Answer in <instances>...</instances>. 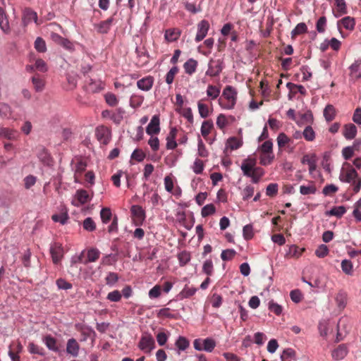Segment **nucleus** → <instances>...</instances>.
Wrapping results in <instances>:
<instances>
[{"mask_svg":"<svg viewBox=\"0 0 361 361\" xmlns=\"http://www.w3.org/2000/svg\"><path fill=\"white\" fill-rule=\"evenodd\" d=\"M339 180L345 183H350L353 186L355 193L360 192L361 189V177L359 176L356 170L347 162H345L341 169Z\"/></svg>","mask_w":361,"mask_h":361,"instance_id":"obj_1","label":"nucleus"},{"mask_svg":"<svg viewBox=\"0 0 361 361\" xmlns=\"http://www.w3.org/2000/svg\"><path fill=\"white\" fill-rule=\"evenodd\" d=\"M237 90L235 88L231 85H227L223 90L222 97H224L226 102H224L222 98L219 99V104L224 109H233L236 104L237 101Z\"/></svg>","mask_w":361,"mask_h":361,"instance_id":"obj_2","label":"nucleus"},{"mask_svg":"<svg viewBox=\"0 0 361 361\" xmlns=\"http://www.w3.org/2000/svg\"><path fill=\"white\" fill-rule=\"evenodd\" d=\"M137 347L145 353H150L156 347L153 336L149 333L143 334L137 344Z\"/></svg>","mask_w":361,"mask_h":361,"instance_id":"obj_3","label":"nucleus"},{"mask_svg":"<svg viewBox=\"0 0 361 361\" xmlns=\"http://www.w3.org/2000/svg\"><path fill=\"white\" fill-rule=\"evenodd\" d=\"M224 68V61L221 59H210L206 75L211 77L218 76Z\"/></svg>","mask_w":361,"mask_h":361,"instance_id":"obj_4","label":"nucleus"},{"mask_svg":"<svg viewBox=\"0 0 361 361\" xmlns=\"http://www.w3.org/2000/svg\"><path fill=\"white\" fill-rule=\"evenodd\" d=\"M92 197L89 195L87 190L80 189L78 190L75 194L74 200L72 201V204L75 207H80L82 204L90 201Z\"/></svg>","mask_w":361,"mask_h":361,"instance_id":"obj_5","label":"nucleus"},{"mask_svg":"<svg viewBox=\"0 0 361 361\" xmlns=\"http://www.w3.org/2000/svg\"><path fill=\"white\" fill-rule=\"evenodd\" d=\"M95 135L98 141L104 145H107L111 140V132L109 129L103 126L96 128Z\"/></svg>","mask_w":361,"mask_h":361,"instance_id":"obj_6","label":"nucleus"},{"mask_svg":"<svg viewBox=\"0 0 361 361\" xmlns=\"http://www.w3.org/2000/svg\"><path fill=\"white\" fill-rule=\"evenodd\" d=\"M209 24L207 20H202L197 24V32L195 38L196 42L202 41L207 35Z\"/></svg>","mask_w":361,"mask_h":361,"instance_id":"obj_7","label":"nucleus"},{"mask_svg":"<svg viewBox=\"0 0 361 361\" xmlns=\"http://www.w3.org/2000/svg\"><path fill=\"white\" fill-rule=\"evenodd\" d=\"M348 353V348L345 344H340L331 351V357L334 361L343 360Z\"/></svg>","mask_w":361,"mask_h":361,"instance_id":"obj_8","label":"nucleus"},{"mask_svg":"<svg viewBox=\"0 0 361 361\" xmlns=\"http://www.w3.org/2000/svg\"><path fill=\"white\" fill-rule=\"evenodd\" d=\"M50 253L52 257L53 262L58 264L63 257V249L61 244L54 243L50 247Z\"/></svg>","mask_w":361,"mask_h":361,"instance_id":"obj_9","label":"nucleus"},{"mask_svg":"<svg viewBox=\"0 0 361 361\" xmlns=\"http://www.w3.org/2000/svg\"><path fill=\"white\" fill-rule=\"evenodd\" d=\"M22 21L24 26H27L32 21L38 24L37 13L30 8H26L23 13Z\"/></svg>","mask_w":361,"mask_h":361,"instance_id":"obj_10","label":"nucleus"},{"mask_svg":"<svg viewBox=\"0 0 361 361\" xmlns=\"http://www.w3.org/2000/svg\"><path fill=\"white\" fill-rule=\"evenodd\" d=\"M0 117L4 119L16 121L17 118L13 114L12 108L6 103L0 102Z\"/></svg>","mask_w":361,"mask_h":361,"instance_id":"obj_11","label":"nucleus"},{"mask_svg":"<svg viewBox=\"0 0 361 361\" xmlns=\"http://www.w3.org/2000/svg\"><path fill=\"white\" fill-rule=\"evenodd\" d=\"M256 160L253 158H247L243 160L240 166V169L243 173V175L248 177L251 176V173L253 169L255 168Z\"/></svg>","mask_w":361,"mask_h":361,"instance_id":"obj_12","label":"nucleus"},{"mask_svg":"<svg viewBox=\"0 0 361 361\" xmlns=\"http://www.w3.org/2000/svg\"><path fill=\"white\" fill-rule=\"evenodd\" d=\"M66 350L68 354L72 355L73 357H76L79 354L80 345L75 338H69L66 343Z\"/></svg>","mask_w":361,"mask_h":361,"instance_id":"obj_13","label":"nucleus"},{"mask_svg":"<svg viewBox=\"0 0 361 361\" xmlns=\"http://www.w3.org/2000/svg\"><path fill=\"white\" fill-rule=\"evenodd\" d=\"M159 131V117L157 115H154L147 125L146 132L148 135H152L153 134H158Z\"/></svg>","mask_w":361,"mask_h":361,"instance_id":"obj_14","label":"nucleus"},{"mask_svg":"<svg viewBox=\"0 0 361 361\" xmlns=\"http://www.w3.org/2000/svg\"><path fill=\"white\" fill-rule=\"evenodd\" d=\"M177 135V129L173 127L171 128L169 134L166 136V147L167 149H174L177 147V142L176 141Z\"/></svg>","mask_w":361,"mask_h":361,"instance_id":"obj_15","label":"nucleus"},{"mask_svg":"<svg viewBox=\"0 0 361 361\" xmlns=\"http://www.w3.org/2000/svg\"><path fill=\"white\" fill-rule=\"evenodd\" d=\"M154 84V78L152 76L142 78L137 81V87L142 91H149Z\"/></svg>","mask_w":361,"mask_h":361,"instance_id":"obj_16","label":"nucleus"},{"mask_svg":"<svg viewBox=\"0 0 361 361\" xmlns=\"http://www.w3.org/2000/svg\"><path fill=\"white\" fill-rule=\"evenodd\" d=\"M0 29L5 34H8L11 31L8 16L2 7H0Z\"/></svg>","mask_w":361,"mask_h":361,"instance_id":"obj_17","label":"nucleus"},{"mask_svg":"<svg viewBox=\"0 0 361 361\" xmlns=\"http://www.w3.org/2000/svg\"><path fill=\"white\" fill-rule=\"evenodd\" d=\"M18 137V132L16 130L0 126V137L14 140Z\"/></svg>","mask_w":361,"mask_h":361,"instance_id":"obj_18","label":"nucleus"},{"mask_svg":"<svg viewBox=\"0 0 361 361\" xmlns=\"http://www.w3.org/2000/svg\"><path fill=\"white\" fill-rule=\"evenodd\" d=\"M42 341L49 350L54 351L55 353H58L59 351V349L56 345V339L52 336L47 335L44 336Z\"/></svg>","mask_w":361,"mask_h":361,"instance_id":"obj_19","label":"nucleus"},{"mask_svg":"<svg viewBox=\"0 0 361 361\" xmlns=\"http://www.w3.org/2000/svg\"><path fill=\"white\" fill-rule=\"evenodd\" d=\"M114 18H109L106 20L101 21L99 23L96 25L94 27L97 29V32L102 34L107 33L113 23Z\"/></svg>","mask_w":361,"mask_h":361,"instance_id":"obj_20","label":"nucleus"},{"mask_svg":"<svg viewBox=\"0 0 361 361\" xmlns=\"http://www.w3.org/2000/svg\"><path fill=\"white\" fill-rule=\"evenodd\" d=\"M181 31L178 28L168 29L165 31L164 38L169 42L176 41L180 36Z\"/></svg>","mask_w":361,"mask_h":361,"instance_id":"obj_21","label":"nucleus"},{"mask_svg":"<svg viewBox=\"0 0 361 361\" xmlns=\"http://www.w3.org/2000/svg\"><path fill=\"white\" fill-rule=\"evenodd\" d=\"M357 127L353 123L344 126L343 136L346 140H353L357 135Z\"/></svg>","mask_w":361,"mask_h":361,"instance_id":"obj_22","label":"nucleus"},{"mask_svg":"<svg viewBox=\"0 0 361 361\" xmlns=\"http://www.w3.org/2000/svg\"><path fill=\"white\" fill-rule=\"evenodd\" d=\"M281 361H295L297 359L294 349L288 348L283 350L281 355Z\"/></svg>","mask_w":361,"mask_h":361,"instance_id":"obj_23","label":"nucleus"},{"mask_svg":"<svg viewBox=\"0 0 361 361\" xmlns=\"http://www.w3.org/2000/svg\"><path fill=\"white\" fill-rule=\"evenodd\" d=\"M132 214L136 217L137 220L142 223L145 219V212L144 209L138 205H133L130 209Z\"/></svg>","mask_w":361,"mask_h":361,"instance_id":"obj_24","label":"nucleus"},{"mask_svg":"<svg viewBox=\"0 0 361 361\" xmlns=\"http://www.w3.org/2000/svg\"><path fill=\"white\" fill-rule=\"evenodd\" d=\"M197 61L193 59H189L183 64V68L185 73L192 75L197 69Z\"/></svg>","mask_w":361,"mask_h":361,"instance_id":"obj_25","label":"nucleus"},{"mask_svg":"<svg viewBox=\"0 0 361 361\" xmlns=\"http://www.w3.org/2000/svg\"><path fill=\"white\" fill-rule=\"evenodd\" d=\"M88 89L93 93L99 92L104 89V84L101 80H94L90 78L88 82Z\"/></svg>","mask_w":361,"mask_h":361,"instance_id":"obj_26","label":"nucleus"},{"mask_svg":"<svg viewBox=\"0 0 361 361\" xmlns=\"http://www.w3.org/2000/svg\"><path fill=\"white\" fill-rule=\"evenodd\" d=\"M100 256V252L97 248H91L87 250V259L82 262L85 264L89 262H93L97 261Z\"/></svg>","mask_w":361,"mask_h":361,"instance_id":"obj_27","label":"nucleus"},{"mask_svg":"<svg viewBox=\"0 0 361 361\" xmlns=\"http://www.w3.org/2000/svg\"><path fill=\"white\" fill-rule=\"evenodd\" d=\"M197 290V289L196 288L189 287L185 285L183 290L179 293L178 297L180 300L188 298L195 295Z\"/></svg>","mask_w":361,"mask_h":361,"instance_id":"obj_28","label":"nucleus"},{"mask_svg":"<svg viewBox=\"0 0 361 361\" xmlns=\"http://www.w3.org/2000/svg\"><path fill=\"white\" fill-rule=\"evenodd\" d=\"M346 212V209L344 206L334 207L330 210L326 212L327 216H335L337 218H341Z\"/></svg>","mask_w":361,"mask_h":361,"instance_id":"obj_29","label":"nucleus"},{"mask_svg":"<svg viewBox=\"0 0 361 361\" xmlns=\"http://www.w3.org/2000/svg\"><path fill=\"white\" fill-rule=\"evenodd\" d=\"M350 73L355 78L361 77V58L355 61V62L349 67Z\"/></svg>","mask_w":361,"mask_h":361,"instance_id":"obj_30","label":"nucleus"},{"mask_svg":"<svg viewBox=\"0 0 361 361\" xmlns=\"http://www.w3.org/2000/svg\"><path fill=\"white\" fill-rule=\"evenodd\" d=\"M243 145V141L241 139H238L235 137H231L227 140L226 147L230 148L232 150L237 149Z\"/></svg>","mask_w":361,"mask_h":361,"instance_id":"obj_31","label":"nucleus"},{"mask_svg":"<svg viewBox=\"0 0 361 361\" xmlns=\"http://www.w3.org/2000/svg\"><path fill=\"white\" fill-rule=\"evenodd\" d=\"M264 171L263 169L260 167H255L253 169V171L251 173V176L248 177L251 178L252 182L253 183H259L261 178L264 176Z\"/></svg>","mask_w":361,"mask_h":361,"instance_id":"obj_32","label":"nucleus"},{"mask_svg":"<svg viewBox=\"0 0 361 361\" xmlns=\"http://www.w3.org/2000/svg\"><path fill=\"white\" fill-rule=\"evenodd\" d=\"M340 23L346 30H353L355 25L354 18L350 16L343 18L341 20L338 22V25H339Z\"/></svg>","mask_w":361,"mask_h":361,"instance_id":"obj_33","label":"nucleus"},{"mask_svg":"<svg viewBox=\"0 0 361 361\" xmlns=\"http://www.w3.org/2000/svg\"><path fill=\"white\" fill-rule=\"evenodd\" d=\"M207 95L211 100L216 99L220 94V88L216 86L209 85L207 89Z\"/></svg>","mask_w":361,"mask_h":361,"instance_id":"obj_34","label":"nucleus"},{"mask_svg":"<svg viewBox=\"0 0 361 361\" xmlns=\"http://www.w3.org/2000/svg\"><path fill=\"white\" fill-rule=\"evenodd\" d=\"M214 124L212 121L207 120L204 121L201 126V134L204 137H206L211 132L212 128H213Z\"/></svg>","mask_w":361,"mask_h":361,"instance_id":"obj_35","label":"nucleus"},{"mask_svg":"<svg viewBox=\"0 0 361 361\" xmlns=\"http://www.w3.org/2000/svg\"><path fill=\"white\" fill-rule=\"evenodd\" d=\"M83 229L88 232H93L96 230V224L92 217H87L82 222Z\"/></svg>","mask_w":361,"mask_h":361,"instance_id":"obj_36","label":"nucleus"},{"mask_svg":"<svg viewBox=\"0 0 361 361\" xmlns=\"http://www.w3.org/2000/svg\"><path fill=\"white\" fill-rule=\"evenodd\" d=\"M34 47L37 51L44 53L47 51V44L41 37H37L34 42Z\"/></svg>","mask_w":361,"mask_h":361,"instance_id":"obj_37","label":"nucleus"},{"mask_svg":"<svg viewBox=\"0 0 361 361\" xmlns=\"http://www.w3.org/2000/svg\"><path fill=\"white\" fill-rule=\"evenodd\" d=\"M335 4L337 7V12L338 14H334L335 17L338 18L340 16L346 14L348 13L346 4L345 0H335Z\"/></svg>","mask_w":361,"mask_h":361,"instance_id":"obj_38","label":"nucleus"},{"mask_svg":"<svg viewBox=\"0 0 361 361\" xmlns=\"http://www.w3.org/2000/svg\"><path fill=\"white\" fill-rule=\"evenodd\" d=\"M203 347L202 350L211 353L216 347V342L212 338H207L202 340Z\"/></svg>","mask_w":361,"mask_h":361,"instance_id":"obj_39","label":"nucleus"},{"mask_svg":"<svg viewBox=\"0 0 361 361\" xmlns=\"http://www.w3.org/2000/svg\"><path fill=\"white\" fill-rule=\"evenodd\" d=\"M112 217L111 211L109 207H103L100 211V218L102 222L106 224Z\"/></svg>","mask_w":361,"mask_h":361,"instance_id":"obj_40","label":"nucleus"},{"mask_svg":"<svg viewBox=\"0 0 361 361\" xmlns=\"http://www.w3.org/2000/svg\"><path fill=\"white\" fill-rule=\"evenodd\" d=\"M273 153H261L259 157V163L262 166L269 165L274 160Z\"/></svg>","mask_w":361,"mask_h":361,"instance_id":"obj_41","label":"nucleus"},{"mask_svg":"<svg viewBox=\"0 0 361 361\" xmlns=\"http://www.w3.org/2000/svg\"><path fill=\"white\" fill-rule=\"evenodd\" d=\"M28 351L30 354H37L41 356L45 355V352L43 348L30 342L28 345Z\"/></svg>","mask_w":361,"mask_h":361,"instance_id":"obj_42","label":"nucleus"},{"mask_svg":"<svg viewBox=\"0 0 361 361\" xmlns=\"http://www.w3.org/2000/svg\"><path fill=\"white\" fill-rule=\"evenodd\" d=\"M303 137L308 142H312L315 139V132L310 126H307L302 131Z\"/></svg>","mask_w":361,"mask_h":361,"instance_id":"obj_43","label":"nucleus"},{"mask_svg":"<svg viewBox=\"0 0 361 361\" xmlns=\"http://www.w3.org/2000/svg\"><path fill=\"white\" fill-rule=\"evenodd\" d=\"M335 300H336V304L339 308L343 309L345 307L346 302H347V296L344 292H343V291L338 292L336 294Z\"/></svg>","mask_w":361,"mask_h":361,"instance_id":"obj_44","label":"nucleus"},{"mask_svg":"<svg viewBox=\"0 0 361 361\" xmlns=\"http://www.w3.org/2000/svg\"><path fill=\"white\" fill-rule=\"evenodd\" d=\"M202 272L208 276H212L214 273V265L211 259H206L202 265Z\"/></svg>","mask_w":361,"mask_h":361,"instance_id":"obj_45","label":"nucleus"},{"mask_svg":"<svg viewBox=\"0 0 361 361\" xmlns=\"http://www.w3.org/2000/svg\"><path fill=\"white\" fill-rule=\"evenodd\" d=\"M69 219L68 214L67 212L62 213V214H55L52 215L51 219L54 222H59L61 225H65L67 224L68 220Z\"/></svg>","mask_w":361,"mask_h":361,"instance_id":"obj_46","label":"nucleus"},{"mask_svg":"<svg viewBox=\"0 0 361 361\" xmlns=\"http://www.w3.org/2000/svg\"><path fill=\"white\" fill-rule=\"evenodd\" d=\"M341 269L347 275H352L353 272V263L349 259H343L341 262Z\"/></svg>","mask_w":361,"mask_h":361,"instance_id":"obj_47","label":"nucleus"},{"mask_svg":"<svg viewBox=\"0 0 361 361\" xmlns=\"http://www.w3.org/2000/svg\"><path fill=\"white\" fill-rule=\"evenodd\" d=\"M307 27L305 23H298L291 31V37L293 38L297 35L303 34L307 32Z\"/></svg>","mask_w":361,"mask_h":361,"instance_id":"obj_48","label":"nucleus"},{"mask_svg":"<svg viewBox=\"0 0 361 361\" xmlns=\"http://www.w3.org/2000/svg\"><path fill=\"white\" fill-rule=\"evenodd\" d=\"M324 116L327 121H331L335 117V109L331 105L328 104L324 110Z\"/></svg>","mask_w":361,"mask_h":361,"instance_id":"obj_49","label":"nucleus"},{"mask_svg":"<svg viewBox=\"0 0 361 361\" xmlns=\"http://www.w3.org/2000/svg\"><path fill=\"white\" fill-rule=\"evenodd\" d=\"M190 253L188 251H182L178 255V259L179 261V264L180 266H185L190 261Z\"/></svg>","mask_w":361,"mask_h":361,"instance_id":"obj_50","label":"nucleus"},{"mask_svg":"<svg viewBox=\"0 0 361 361\" xmlns=\"http://www.w3.org/2000/svg\"><path fill=\"white\" fill-rule=\"evenodd\" d=\"M175 345L178 350L183 351L188 348L189 342L185 337L179 336L176 340Z\"/></svg>","mask_w":361,"mask_h":361,"instance_id":"obj_51","label":"nucleus"},{"mask_svg":"<svg viewBox=\"0 0 361 361\" xmlns=\"http://www.w3.org/2000/svg\"><path fill=\"white\" fill-rule=\"evenodd\" d=\"M124 114H125V111L122 108H118L116 109V111L115 113L111 114V119L115 123L119 124L123 119Z\"/></svg>","mask_w":361,"mask_h":361,"instance_id":"obj_52","label":"nucleus"},{"mask_svg":"<svg viewBox=\"0 0 361 361\" xmlns=\"http://www.w3.org/2000/svg\"><path fill=\"white\" fill-rule=\"evenodd\" d=\"M32 82L36 92H42L44 87V82L39 76H33Z\"/></svg>","mask_w":361,"mask_h":361,"instance_id":"obj_53","label":"nucleus"},{"mask_svg":"<svg viewBox=\"0 0 361 361\" xmlns=\"http://www.w3.org/2000/svg\"><path fill=\"white\" fill-rule=\"evenodd\" d=\"M235 255L236 252L233 249L224 250L221 253V258L223 261H229L231 260Z\"/></svg>","mask_w":361,"mask_h":361,"instance_id":"obj_54","label":"nucleus"},{"mask_svg":"<svg viewBox=\"0 0 361 361\" xmlns=\"http://www.w3.org/2000/svg\"><path fill=\"white\" fill-rule=\"evenodd\" d=\"M216 212V208L213 204H208L204 206L201 211L202 217H206L212 215Z\"/></svg>","mask_w":361,"mask_h":361,"instance_id":"obj_55","label":"nucleus"},{"mask_svg":"<svg viewBox=\"0 0 361 361\" xmlns=\"http://www.w3.org/2000/svg\"><path fill=\"white\" fill-rule=\"evenodd\" d=\"M106 284L113 286L118 281V275L115 272H109L105 279Z\"/></svg>","mask_w":361,"mask_h":361,"instance_id":"obj_56","label":"nucleus"},{"mask_svg":"<svg viewBox=\"0 0 361 361\" xmlns=\"http://www.w3.org/2000/svg\"><path fill=\"white\" fill-rule=\"evenodd\" d=\"M198 112L201 118H205L209 116V111L208 106L202 103L200 101L197 102Z\"/></svg>","mask_w":361,"mask_h":361,"instance_id":"obj_57","label":"nucleus"},{"mask_svg":"<svg viewBox=\"0 0 361 361\" xmlns=\"http://www.w3.org/2000/svg\"><path fill=\"white\" fill-rule=\"evenodd\" d=\"M303 250L300 249L295 245H292L289 247L287 255L290 257H298L302 255Z\"/></svg>","mask_w":361,"mask_h":361,"instance_id":"obj_58","label":"nucleus"},{"mask_svg":"<svg viewBox=\"0 0 361 361\" xmlns=\"http://www.w3.org/2000/svg\"><path fill=\"white\" fill-rule=\"evenodd\" d=\"M178 72V68L177 66H173L166 75V82L168 85H171L174 79L175 75Z\"/></svg>","mask_w":361,"mask_h":361,"instance_id":"obj_59","label":"nucleus"},{"mask_svg":"<svg viewBox=\"0 0 361 361\" xmlns=\"http://www.w3.org/2000/svg\"><path fill=\"white\" fill-rule=\"evenodd\" d=\"M37 178L33 175H28L23 179L24 186L25 189L31 188L36 183Z\"/></svg>","mask_w":361,"mask_h":361,"instance_id":"obj_60","label":"nucleus"},{"mask_svg":"<svg viewBox=\"0 0 361 361\" xmlns=\"http://www.w3.org/2000/svg\"><path fill=\"white\" fill-rule=\"evenodd\" d=\"M254 187L249 185H246L242 191V197L243 200H247L254 195Z\"/></svg>","mask_w":361,"mask_h":361,"instance_id":"obj_61","label":"nucleus"},{"mask_svg":"<svg viewBox=\"0 0 361 361\" xmlns=\"http://www.w3.org/2000/svg\"><path fill=\"white\" fill-rule=\"evenodd\" d=\"M329 254V248L326 245H320L315 250V255L319 258H323Z\"/></svg>","mask_w":361,"mask_h":361,"instance_id":"obj_62","label":"nucleus"},{"mask_svg":"<svg viewBox=\"0 0 361 361\" xmlns=\"http://www.w3.org/2000/svg\"><path fill=\"white\" fill-rule=\"evenodd\" d=\"M290 298L293 302L298 303L302 299V294L299 289H295L290 291Z\"/></svg>","mask_w":361,"mask_h":361,"instance_id":"obj_63","label":"nucleus"},{"mask_svg":"<svg viewBox=\"0 0 361 361\" xmlns=\"http://www.w3.org/2000/svg\"><path fill=\"white\" fill-rule=\"evenodd\" d=\"M216 124L219 129L224 130L228 125L226 116L223 114H219L217 116Z\"/></svg>","mask_w":361,"mask_h":361,"instance_id":"obj_64","label":"nucleus"}]
</instances>
